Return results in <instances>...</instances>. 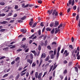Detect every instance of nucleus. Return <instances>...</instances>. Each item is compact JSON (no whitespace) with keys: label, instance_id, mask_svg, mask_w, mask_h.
Wrapping results in <instances>:
<instances>
[{"label":"nucleus","instance_id":"nucleus-57","mask_svg":"<svg viewBox=\"0 0 80 80\" xmlns=\"http://www.w3.org/2000/svg\"><path fill=\"white\" fill-rule=\"evenodd\" d=\"M41 45L42 46H43V45H44V43L43 42H41Z\"/></svg>","mask_w":80,"mask_h":80},{"label":"nucleus","instance_id":"nucleus-17","mask_svg":"<svg viewBox=\"0 0 80 80\" xmlns=\"http://www.w3.org/2000/svg\"><path fill=\"white\" fill-rule=\"evenodd\" d=\"M57 12V11L56 10H54L53 11V12L52 13V15H55V12Z\"/></svg>","mask_w":80,"mask_h":80},{"label":"nucleus","instance_id":"nucleus-55","mask_svg":"<svg viewBox=\"0 0 80 80\" xmlns=\"http://www.w3.org/2000/svg\"><path fill=\"white\" fill-rule=\"evenodd\" d=\"M22 47H23V48H25V46H26V45L24 44H22L21 45Z\"/></svg>","mask_w":80,"mask_h":80},{"label":"nucleus","instance_id":"nucleus-2","mask_svg":"<svg viewBox=\"0 0 80 80\" xmlns=\"http://www.w3.org/2000/svg\"><path fill=\"white\" fill-rule=\"evenodd\" d=\"M41 76H42V73H40L37 77L38 78V80H41V79H42Z\"/></svg>","mask_w":80,"mask_h":80},{"label":"nucleus","instance_id":"nucleus-40","mask_svg":"<svg viewBox=\"0 0 80 80\" xmlns=\"http://www.w3.org/2000/svg\"><path fill=\"white\" fill-rule=\"evenodd\" d=\"M18 22L19 23H22V22H23V21L22 20H18Z\"/></svg>","mask_w":80,"mask_h":80},{"label":"nucleus","instance_id":"nucleus-53","mask_svg":"<svg viewBox=\"0 0 80 80\" xmlns=\"http://www.w3.org/2000/svg\"><path fill=\"white\" fill-rule=\"evenodd\" d=\"M76 8H77V6H74L73 7V10H76Z\"/></svg>","mask_w":80,"mask_h":80},{"label":"nucleus","instance_id":"nucleus-42","mask_svg":"<svg viewBox=\"0 0 80 80\" xmlns=\"http://www.w3.org/2000/svg\"><path fill=\"white\" fill-rule=\"evenodd\" d=\"M6 57L5 56L2 57L0 58V60H2V59H3V58H5Z\"/></svg>","mask_w":80,"mask_h":80},{"label":"nucleus","instance_id":"nucleus-3","mask_svg":"<svg viewBox=\"0 0 80 80\" xmlns=\"http://www.w3.org/2000/svg\"><path fill=\"white\" fill-rule=\"evenodd\" d=\"M52 12H53V9H51V10H48L47 11V13H48V14L50 15L52 14Z\"/></svg>","mask_w":80,"mask_h":80},{"label":"nucleus","instance_id":"nucleus-18","mask_svg":"<svg viewBox=\"0 0 80 80\" xmlns=\"http://www.w3.org/2000/svg\"><path fill=\"white\" fill-rule=\"evenodd\" d=\"M30 56L31 59H33V54H31Z\"/></svg>","mask_w":80,"mask_h":80},{"label":"nucleus","instance_id":"nucleus-50","mask_svg":"<svg viewBox=\"0 0 80 80\" xmlns=\"http://www.w3.org/2000/svg\"><path fill=\"white\" fill-rule=\"evenodd\" d=\"M38 33L39 35H41V30H39L38 31Z\"/></svg>","mask_w":80,"mask_h":80},{"label":"nucleus","instance_id":"nucleus-8","mask_svg":"<svg viewBox=\"0 0 80 80\" xmlns=\"http://www.w3.org/2000/svg\"><path fill=\"white\" fill-rule=\"evenodd\" d=\"M57 66H58V65L57 64L54 66V67L52 69V71H53V70H55L57 68Z\"/></svg>","mask_w":80,"mask_h":80},{"label":"nucleus","instance_id":"nucleus-59","mask_svg":"<svg viewBox=\"0 0 80 80\" xmlns=\"http://www.w3.org/2000/svg\"><path fill=\"white\" fill-rule=\"evenodd\" d=\"M69 47L70 48H71V49H73V46H72V45H70L69 46Z\"/></svg>","mask_w":80,"mask_h":80},{"label":"nucleus","instance_id":"nucleus-31","mask_svg":"<svg viewBox=\"0 0 80 80\" xmlns=\"http://www.w3.org/2000/svg\"><path fill=\"white\" fill-rule=\"evenodd\" d=\"M8 75V74H6L4 75V76H3V78H5L6 77H7Z\"/></svg>","mask_w":80,"mask_h":80},{"label":"nucleus","instance_id":"nucleus-24","mask_svg":"<svg viewBox=\"0 0 80 80\" xmlns=\"http://www.w3.org/2000/svg\"><path fill=\"white\" fill-rule=\"evenodd\" d=\"M59 77H60L61 80H63V76L62 75H60L59 76Z\"/></svg>","mask_w":80,"mask_h":80},{"label":"nucleus","instance_id":"nucleus-25","mask_svg":"<svg viewBox=\"0 0 80 80\" xmlns=\"http://www.w3.org/2000/svg\"><path fill=\"white\" fill-rule=\"evenodd\" d=\"M46 30L47 31H49L50 32L51 31V29L48 28L46 29Z\"/></svg>","mask_w":80,"mask_h":80},{"label":"nucleus","instance_id":"nucleus-51","mask_svg":"<svg viewBox=\"0 0 80 80\" xmlns=\"http://www.w3.org/2000/svg\"><path fill=\"white\" fill-rule=\"evenodd\" d=\"M20 51H22V49L19 48L17 50V52H20Z\"/></svg>","mask_w":80,"mask_h":80},{"label":"nucleus","instance_id":"nucleus-15","mask_svg":"<svg viewBox=\"0 0 80 80\" xmlns=\"http://www.w3.org/2000/svg\"><path fill=\"white\" fill-rule=\"evenodd\" d=\"M5 31V29H2L0 30V32H3Z\"/></svg>","mask_w":80,"mask_h":80},{"label":"nucleus","instance_id":"nucleus-36","mask_svg":"<svg viewBox=\"0 0 80 80\" xmlns=\"http://www.w3.org/2000/svg\"><path fill=\"white\" fill-rule=\"evenodd\" d=\"M19 59H20V57H18L17 58L15 59L16 62L18 61V60H19Z\"/></svg>","mask_w":80,"mask_h":80},{"label":"nucleus","instance_id":"nucleus-16","mask_svg":"<svg viewBox=\"0 0 80 80\" xmlns=\"http://www.w3.org/2000/svg\"><path fill=\"white\" fill-rule=\"evenodd\" d=\"M19 77H20V74H18L17 76L16 77V79L18 80V78H19Z\"/></svg>","mask_w":80,"mask_h":80},{"label":"nucleus","instance_id":"nucleus-27","mask_svg":"<svg viewBox=\"0 0 80 80\" xmlns=\"http://www.w3.org/2000/svg\"><path fill=\"white\" fill-rule=\"evenodd\" d=\"M67 69L65 70L63 73L64 74H67Z\"/></svg>","mask_w":80,"mask_h":80},{"label":"nucleus","instance_id":"nucleus-10","mask_svg":"<svg viewBox=\"0 0 80 80\" xmlns=\"http://www.w3.org/2000/svg\"><path fill=\"white\" fill-rule=\"evenodd\" d=\"M72 63H73V62L72 61H70L68 64V66L69 67L71 66L72 65Z\"/></svg>","mask_w":80,"mask_h":80},{"label":"nucleus","instance_id":"nucleus-1","mask_svg":"<svg viewBox=\"0 0 80 80\" xmlns=\"http://www.w3.org/2000/svg\"><path fill=\"white\" fill-rule=\"evenodd\" d=\"M27 62H28V63H30V65H32V63L33 62V60L32 59L31 60L30 59H28L27 60Z\"/></svg>","mask_w":80,"mask_h":80},{"label":"nucleus","instance_id":"nucleus-60","mask_svg":"<svg viewBox=\"0 0 80 80\" xmlns=\"http://www.w3.org/2000/svg\"><path fill=\"white\" fill-rule=\"evenodd\" d=\"M40 25H41V27H43V26H44V25H43V22H41V23Z\"/></svg>","mask_w":80,"mask_h":80},{"label":"nucleus","instance_id":"nucleus-28","mask_svg":"<svg viewBox=\"0 0 80 80\" xmlns=\"http://www.w3.org/2000/svg\"><path fill=\"white\" fill-rule=\"evenodd\" d=\"M35 65H36L35 63H33L32 65V67H35Z\"/></svg>","mask_w":80,"mask_h":80},{"label":"nucleus","instance_id":"nucleus-22","mask_svg":"<svg viewBox=\"0 0 80 80\" xmlns=\"http://www.w3.org/2000/svg\"><path fill=\"white\" fill-rule=\"evenodd\" d=\"M1 5H5V3L3 2H1L0 3Z\"/></svg>","mask_w":80,"mask_h":80},{"label":"nucleus","instance_id":"nucleus-61","mask_svg":"<svg viewBox=\"0 0 80 80\" xmlns=\"http://www.w3.org/2000/svg\"><path fill=\"white\" fill-rule=\"evenodd\" d=\"M77 59H78V60H80V55H79L78 56Z\"/></svg>","mask_w":80,"mask_h":80},{"label":"nucleus","instance_id":"nucleus-26","mask_svg":"<svg viewBox=\"0 0 80 80\" xmlns=\"http://www.w3.org/2000/svg\"><path fill=\"white\" fill-rule=\"evenodd\" d=\"M38 3L42 4V1L41 0H39L38 1Z\"/></svg>","mask_w":80,"mask_h":80},{"label":"nucleus","instance_id":"nucleus-34","mask_svg":"<svg viewBox=\"0 0 80 80\" xmlns=\"http://www.w3.org/2000/svg\"><path fill=\"white\" fill-rule=\"evenodd\" d=\"M62 27V24H61L58 27V28H60V27Z\"/></svg>","mask_w":80,"mask_h":80},{"label":"nucleus","instance_id":"nucleus-6","mask_svg":"<svg viewBox=\"0 0 80 80\" xmlns=\"http://www.w3.org/2000/svg\"><path fill=\"white\" fill-rule=\"evenodd\" d=\"M8 23V22L7 21H3L0 22L1 24H6V23Z\"/></svg>","mask_w":80,"mask_h":80},{"label":"nucleus","instance_id":"nucleus-9","mask_svg":"<svg viewBox=\"0 0 80 80\" xmlns=\"http://www.w3.org/2000/svg\"><path fill=\"white\" fill-rule=\"evenodd\" d=\"M54 32H55V28H53L51 32V34H53Z\"/></svg>","mask_w":80,"mask_h":80},{"label":"nucleus","instance_id":"nucleus-21","mask_svg":"<svg viewBox=\"0 0 80 80\" xmlns=\"http://www.w3.org/2000/svg\"><path fill=\"white\" fill-rule=\"evenodd\" d=\"M53 77H55V70L54 71V72L53 73Z\"/></svg>","mask_w":80,"mask_h":80},{"label":"nucleus","instance_id":"nucleus-58","mask_svg":"<svg viewBox=\"0 0 80 80\" xmlns=\"http://www.w3.org/2000/svg\"><path fill=\"white\" fill-rule=\"evenodd\" d=\"M77 15V14L76 13H73L72 14V17H75Z\"/></svg>","mask_w":80,"mask_h":80},{"label":"nucleus","instance_id":"nucleus-20","mask_svg":"<svg viewBox=\"0 0 80 80\" xmlns=\"http://www.w3.org/2000/svg\"><path fill=\"white\" fill-rule=\"evenodd\" d=\"M74 4H75V1L74 0H73L72 2V5L73 6Z\"/></svg>","mask_w":80,"mask_h":80},{"label":"nucleus","instance_id":"nucleus-43","mask_svg":"<svg viewBox=\"0 0 80 80\" xmlns=\"http://www.w3.org/2000/svg\"><path fill=\"white\" fill-rule=\"evenodd\" d=\"M27 69H24L23 71L21 72V73H23V72H26L27 71Z\"/></svg>","mask_w":80,"mask_h":80},{"label":"nucleus","instance_id":"nucleus-7","mask_svg":"<svg viewBox=\"0 0 80 80\" xmlns=\"http://www.w3.org/2000/svg\"><path fill=\"white\" fill-rule=\"evenodd\" d=\"M12 7H11L10 6H8V10H7L6 11H5V12H9V9H12Z\"/></svg>","mask_w":80,"mask_h":80},{"label":"nucleus","instance_id":"nucleus-41","mask_svg":"<svg viewBox=\"0 0 80 80\" xmlns=\"http://www.w3.org/2000/svg\"><path fill=\"white\" fill-rule=\"evenodd\" d=\"M63 63H64V64H67V63H68V62H67L66 60H65L63 62Z\"/></svg>","mask_w":80,"mask_h":80},{"label":"nucleus","instance_id":"nucleus-63","mask_svg":"<svg viewBox=\"0 0 80 80\" xmlns=\"http://www.w3.org/2000/svg\"><path fill=\"white\" fill-rule=\"evenodd\" d=\"M25 40H26V38H22V41H25Z\"/></svg>","mask_w":80,"mask_h":80},{"label":"nucleus","instance_id":"nucleus-29","mask_svg":"<svg viewBox=\"0 0 80 80\" xmlns=\"http://www.w3.org/2000/svg\"><path fill=\"white\" fill-rule=\"evenodd\" d=\"M29 24L30 26H32V24H33V22H32V21L30 22H29Z\"/></svg>","mask_w":80,"mask_h":80},{"label":"nucleus","instance_id":"nucleus-52","mask_svg":"<svg viewBox=\"0 0 80 80\" xmlns=\"http://www.w3.org/2000/svg\"><path fill=\"white\" fill-rule=\"evenodd\" d=\"M52 45H57V42H53L52 43Z\"/></svg>","mask_w":80,"mask_h":80},{"label":"nucleus","instance_id":"nucleus-45","mask_svg":"<svg viewBox=\"0 0 80 80\" xmlns=\"http://www.w3.org/2000/svg\"><path fill=\"white\" fill-rule=\"evenodd\" d=\"M26 74V72L22 73L21 74V76H23V75H25Z\"/></svg>","mask_w":80,"mask_h":80},{"label":"nucleus","instance_id":"nucleus-11","mask_svg":"<svg viewBox=\"0 0 80 80\" xmlns=\"http://www.w3.org/2000/svg\"><path fill=\"white\" fill-rule=\"evenodd\" d=\"M51 59H53V58H54V54H53L52 53L51 54Z\"/></svg>","mask_w":80,"mask_h":80},{"label":"nucleus","instance_id":"nucleus-54","mask_svg":"<svg viewBox=\"0 0 80 80\" xmlns=\"http://www.w3.org/2000/svg\"><path fill=\"white\" fill-rule=\"evenodd\" d=\"M53 26V23H51L50 25V27H52Z\"/></svg>","mask_w":80,"mask_h":80},{"label":"nucleus","instance_id":"nucleus-37","mask_svg":"<svg viewBox=\"0 0 80 80\" xmlns=\"http://www.w3.org/2000/svg\"><path fill=\"white\" fill-rule=\"evenodd\" d=\"M58 22L57 21H56L55 22V25H58Z\"/></svg>","mask_w":80,"mask_h":80},{"label":"nucleus","instance_id":"nucleus-49","mask_svg":"<svg viewBox=\"0 0 80 80\" xmlns=\"http://www.w3.org/2000/svg\"><path fill=\"white\" fill-rule=\"evenodd\" d=\"M53 53V51H51L49 52V55H50L51 54H52V53Z\"/></svg>","mask_w":80,"mask_h":80},{"label":"nucleus","instance_id":"nucleus-48","mask_svg":"<svg viewBox=\"0 0 80 80\" xmlns=\"http://www.w3.org/2000/svg\"><path fill=\"white\" fill-rule=\"evenodd\" d=\"M60 47H58V53L60 52Z\"/></svg>","mask_w":80,"mask_h":80},{"label":"nucleus","instance_id":"nucleus-23","mask_svg":"<svg viewBox=\"0 0 80 80\" xmlns=\"http://www.w3.org/2000/svg\"><path fill=\"white\" fill-rule=\"evenodd\" d=\"M38 50L40 51L41 50V46L40 45H39L38 47Z\"/></svg>","mask_w":80,"mask_h":80},{"label":"nucleus","instance_id":"nucleus-33","mask_svg":"<svg viewBox=\"0 0 80 80\" xmlns=\"http://www.w3.org/2000/svg\"><path fill=\"white\" fill-rule=\"evenodd\" d=\"M18 8V6L17 5H15V9H17Z\"/></svg>","mask_w":80,"mask_h":80},{"label":"nucleus","instance_id":"nucleus-13","mask_svg":"<svg viewBox=\"0 0 80 80\" xmlns=\"http://www.w3.org/2000/svg\"><path fill=\"white\" fill-rule=\"evenodd\" d=\"M50 59V57L48 56L45 59V61H48Z\"/></svg>","mask_w":80,"mask_h":80},{"label":"nucleus","instance_id":"nucleus-56","mask_svg":"<svg viewBox=\"0 0 80 80\" xmlns=\"http://www.w3.org/2000/svg\"><path fill=\"white\" fill-rule=\"evenodd\" d=\"M69 5H71L72 3V0H69Z\"/></svg>","mask_w":80,"mask_h":80},{"label":"nucleus","instance_id":"nucleus-4","mask_svg":"<svg viewBox=\"0 0 80 80\" xmlns=\"http://www.w3.org/2000/svg\"><path fill=\"white\" fill-rule=\"evenodd\" d=\"M46 57V54L44 53H42L41 56V58H45Z\"/></svg>","mask_w":80,"mask_h":80},{"label":"nucleus","instance_id":"nucleus-5","mask_svg":"<svg viewBox=\"0 0 80 80\" xmlns=\"http://www.w3.org/2000/svg\"><path fill=\"white\" fill-rule=\"evenodd\" d=\"M21 32H23V33H25L27 32V30H24V29H22L21 30Z\"/></svg>","mask_w":80,"mask_h":80},{"label":"nucleus","instance_id":"nucleus-19","mask_svg":"<svg viewBox=\"0 0 80 80\" xmlns=\"http://www.w3.org/2000/svg\"><path fill=\"white\" fill-rule=\"evenodd\" d=\"M35 76L36 77V78H37V77H38V72H36Z\"/></svg>","mask_w":80,"mask_h":80},{"label":"nucleus","instance_id":"nucleus-44","mask_svg":"<svg viewBox=\"0 0 80 80\" xmlns=\"http://www.w3.org/2000/svg\"><path fill=\"white\" fill-rule=\"evenodd\" d=\"M10 48H12V49L15 48V45L13 46H12L10 47Z\"/></svg>","mask_w":80,"mask_h":80},{"label":"nucleus","instance_id":"nucleus-46","mask_svg":"<svg viewBox=\"0 0 80 80\" xmlns=\"http://www.w3.org/2000/svg\"><path fill=\"white\" fill-rule=\"evenodd\" d=\"M59 57V52H57V58H58Z\"/></svg>","mask_w":80,"mask_h":80},{"label":"nucleus","instance_id":"nucleus-12","mask_svg":"<svg viewBox=\"0 0 80 80\" xmlns=\"http://www.w3.org/2000/svg\"><path fill=\"white\" fill-rule=\"evenodd\" d=\"M26 18L27 17L26 16H24L21 18V20H24L25 19H26Z\"/></svg>","mask_w":80,"mask_h":80},{"label":"nucleus","instance_id":"nucleus-32","mask_svg":"<svg viewBox=\"0 0 80 80\" xmlns=\"http://www.w3.org/2000/svg\"><path fill=\"white\" fill-rule=\"evenodd\" d=\"M47 48H48V49H49V50H51V49H52L51 47L49 45L47 47Z\"/></svg>","mask_w":80,"mask_h":80},{"label":"nucleus","instance_id":"nucleus-64","mask_svg":"<svg viewBox=\"0 0 80 80\" xmlns=\"http://www.w3.org/2000/svg\"><path fill=\"white\" fill-rule=\"evenodd\" d=\"M17 16V14H15L13 16V17L15 18Z\"/></svg>","mask_w":80,"mask_h":80},{"label":"nucleus","instance_id":"nucleus-39","mask_svg":"<svg viewBox=\"0 0 80 80\" xmlns=\"http://www.w3.org/2000/svg\"><path fill=\"white\" fill-rule=\"evenodd\" d=\"M75 68L76 72H78V68H77V67H75Z\"/></svg>","mask_w":80,"mask_h":80},{"label":"nucleus","instance_id":"nucleus-38","mask_svg":"<svg viewBox=\"0 0 80 80\" xmlns=\"http://www.w3.org/2000/svg\"><path fill=\"white\" fill-rule=\"evenodd\" d=\"M29 51V48H28L27 49H26L25 51V53H27V52H28V51Z\"/></svg>","mask_w":80,"mask_h":80},{"label":"nucleus","instance_id":"nucleus-14","mask_svg":"<svg viewBox=\"0 0 80 80\" xmlns=\"http://www.w3.org/2000/svg\"><path fill=\"white\" fill-rule=\"evenodd\" d=\"M5 15H6V14L5 13L0 14V17H1H1H5Z\"/></svg>","mask_w":80,"mask_h":80},{"label":"nucleus","instance_id":"nucleus-47","mask_svg":"<svg viewBox=\"0 0 80 80\" xmlns=\"http://www.w3.org/2000/svg\"><path fill=\"white\" fill-rule=\"evenodd\" d=\"M12 15V12H9L8 15V16H11Z\"/></svg>","mask_w":80,"mask_h":80},{"label":"nucleus","instance_id":"nucleus-62","mask_svg":"<svg viewBox=\"0 0 80 80\" xmlns=\"http://www.w3.org/2000/svg\"><path fill=\"white\" fill-rule=\"evenodd\" d=\"M15 60H13L12 62H11V64L12 65H13L14 63H15Z\"/></svg>","mask_w":80,"mask_h":80},{"label":"nucleus","instance_id":"nucleus-35","mask_svg":"<svg viewBox=\"0 0 80 80\" xmlns=\"http://www.w3.org/2000/svg\"><path fill=\"white\" fill-rule=\"evenodd\" d=\"M37 23H34L32 26V27H35L36 25H37Z\"/></svg>","mask_w":80,"mask_h":80},{"label":"nucleus","instance_id":"nucleus-30","mask_svg":"<svg viewBox=\"0 0 80 80\" xmlns=\"http://www.w3.org/2000/svg\"><path fill=\"white\" fill-rule=\"evenodd\" d=\"M78 18H79V15H78L76 16V20L78 21Z\"/></svg>","mask_w":80,"mask_h":80}]
</instances>
